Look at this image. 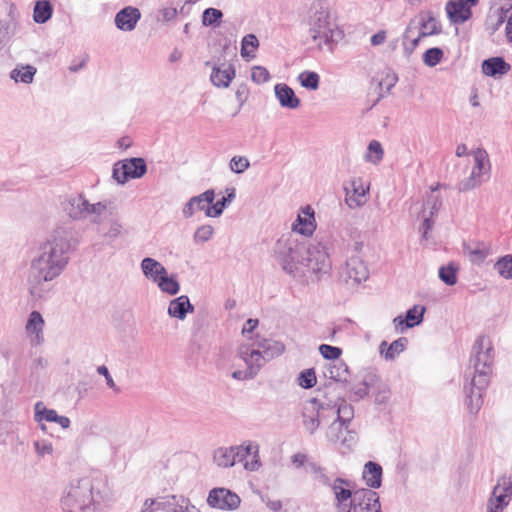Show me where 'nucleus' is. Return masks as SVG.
Segmentation results:
<instances>
[{
  "label": "nucleus",
  "mask_w": 512,
  "mask_h": 512,
  "mask_svg": "<svg viewBox=\"0 0 512 512\" xmlns=\"http://www.w3.org/2000/svg\"><path fill=\"white\" fill-rule=\"evenodd\" d=\"M275 257L283 271L302 282L319 281L331 270L329 248L318 239L305 244L291 237L281 238Z\"/></svg>",
  "instance_id": "f257e3e1"
},
{
  "label": "nucleus",
  "mask_w": 512,
  "mask_h": 512,
  "mask_svg": "<svg viewBox=\"0 0 512 512\" xmlns=\"http://www.w3.org/2000/svg\"><path fill=\"white\" fill-rule=\"evenodd\" d=\"M69 236L64 228L55 229L38 247L28 276V290L35 299L47 297L53 289L52 282L66 269L71 248Z\"/></svg>",
  "instance_id": "f03ea898"
},
{
  "label": "nucleus",
  "mask_w": 512,
  "mask_h": 512,
  "mask_svg": "<svg viewBox=\"0 0 512 512\" xmlns=\"http://www.w3.org/2000/svg\"><path fill=\"white\" fill-rule=\"evenodd\" d=\"M259 322L248 319L242 328L245 340L238 346L234 356L231 377L237 381L254 379L260 370L271 360L282 355L285 345L277 340L253 335Z\"/></svg>",
  "instance_id": "7ed1b4c3"
},
{
  "label": "nucleus",
  "mask_w": 512,
  "mask_h": 512,
  "mask_svg": "<svg viewBox=\"0 0 512 512\" xmlns=\"http://www.w3.org/2000/svg\"><path fill=\"white\" fill-rule=\"evenodd\" d=\"M113 500L108 477L100 472H91L65 486L60 507L63 512H106Z\"/></svg>",
  "instance_id": "20e7f679"
},
{
  "label": "nucleus",
  "mask_w": 512,
  "mask_h": 512,
  "mask_svg": "<svg viewBox=\"0 0 512 512\" xmlns=\"http://www.w3.org/2000/svg\"><path fill=\"white\" fill-rule=\"evenodd\" d=\"M494 355L492 340L485 335L479 336L472 346L470 356L473 376L469 384L466 403L471 413L476 414L482 406V393L490 383Z\"/></svg>",
  "instance_id": "39448f33"
},
{
  "label": "nucleus",
  "mask_w": 512,
  "mask_h": 512,
  "mask_svg": "<svg viewBox=\"0 0 512 512\" xmlns=\"http://www.w3.org/2000/svg\"><path fill=\"white\" fill-rule=\"evenodd\" d=\"M302 424L309 435H314L322 422L330 421V401L310 398L302 406Z\"/></svg>",
  "instance_id": "423d86ee"
},
{
  "label": "nucleus",
  "mask_w": 512,
  "mask_h": 512,
  "mask_svg": "<svg viewBox=\"0 0 512 512\" xmlns=\"http://www.w3.org/2000/svg\"><path fill=\"white\" fill-rule=\"evenodd\" d=\"M470 155L473 159V166L469 177L459 183L460 191H469L489 180L491 175L490 158L486 150L477 148Z\"/></svg>",
  "instance_id": "0eeeda50"
},
{
  "label": "nucleus",
  "mask_w": 512,
  "mask_h": 512,
  "mask_svg": "<svg viewBox=\"0 0 512 512\" xmlns=\"http://www.w3.org/2000/svg\"><path fill=\"white\" fill-rule=\"evenodd\" d=\"M147 172L143 158H129L118 161L113 166V178L118 184H125L129 179H139Z\"/></svg>",
  "instance_id": "6e6552de"
},
{
  "label": "nucleus",
  "mask_w": 512,
  "mask_h": 512,
  "mask_svg": "<svg viewBox=\"0 0 512 512\" xmlns=\"http://www.w3.org/2000/svg\"><path fill=\"white\" fill-rule=\"evenodd\" d=\"M240 503L238 494L224 487L211 489L207 497L210 507L223 511H234L239 508Z\"/></svg>",
  "instance_id": "1a4fd4ad"
},
{
  "label": "nucleus",
  "mask_w": 512,
  "mask_h": 512,
  "mask_svg": "<svg viewBox=\"0 0 512 512\" xmlns=\"http://www.w3.org/2000/svg\"><path fill=\"white\" fill-rule=\"evenodd\" d=\"M205 66L211 69L210 82L219 89H226L236 77V70L232 64L220 63L219 60H209Z\"/></svg>",
  "instance_id": "9d476101"
},
{
  "label": "nucleus",
  "mask_w": 512,
  "mask_h": 512,
  "mask_svg": "<svg viewBox=\"0 0 512 512\" xmlns=\"http://www.w3.org/2000/svg\"><path fill=\"white\" fill-rule=\"evenodd\" d=\"M317 229L315 210L311 205L299 208L291 231L304 237H311Z\"/></svg>",
  "instance_id": "9b49d317"
},
{
  "label": "nucleus",
  "mask_w": 512,
  "mask_h": 512,
  "mask_svg": "<svg viewBox=\"0 0 512 512\" xmlns=\"http://www.w3.org/2000/svg\"><path fill=\"white\" fill-rule=\"evenodd\" d=\"M350 188H346L345 202L350 209H357L364 206L369 200V183L362 178L354 177L349 182Z\"/></svg>",
  "instance_id": "f8f14e48"
},
{
  "label": "nucleus",
  "mask_w": 512,
  "mask_h": 512,
  "mask_svg": "<svg viewBox=\"0 0 512 512\" xmlns=\"http://www.w3.org/2000/svg\"><path fill=\"white\" fill-rule=\"evenodd\" d=\"M368 275V268L358 255L348 258L341 274L343 280L350 285H357L366 281Z\"/></svg>",
  "instance_id": "ddd939ff"
},
{
  "label": "nucleus",
  "mask_w": 512,
  "mask_h": 512,
  "mask_svg": "<svg viewBox=\"0 0 512 512\" xmlns=\"http://www.w3.org/2000/svg\"><path fill=\"white\" fill-rule=\"evenodd\" d=\"M215 199V192L212 189L191 197L182 208V215L185 219L193 217L197 212L204 211L207 217V210L212 207Z\"/></svg>",
  "instance_id": "4468645a"
},
{
  "label": "nucleus",
  "mask_w": 512,
  "mask_h": 512,
  "mask_svg": "<svg viewBox=\"0 0 512 512\" xmlns=\"http://www.w3.org/2000/svg\"><path fill=\"white\" fill-rule=\"evenodd\" d=\"M331 489L335 496V507L337 512H351L355 505L354 492L348 488V483L337 478L331 484Z\"/></svg>",
  "instance_id": "2eb2a0df"
},
{
  "label": "nucleus",
  "mask_w": 512,
  "mask_h": 512,
  "mask_svg": "<svg viewBox=\"0 0 512 512\" xmlns=\"http://www.w3.org/2000/svg\"><path fill=\"white\" fill-rule=\"evenodd\" d=\"M511 485L508 481L498 483L489 497L485 512H503L511 499Z\"/></svg>",
  "instance_id": "dca6fc26"
},
{
  "label": "nucleus",
  "mask_w": 512,
  "mask_h": 512,
  "mask_svg": "<svg viewBox=\"0 0 512 512\" xmlns=\"http://www.w3.org/2000/svg\"><path fill=\"white\" fill-rule=\"evenodd\" d=\"M477 3L478 0H450L446 3L445 10L449 20L454 24H459L471 17V8Z\"/></svg>",
  "instance_id": "f3484780"
},
{
  "label": "nucleus",
  "mask_w": 512,
  "mask_h": 512,
  "mask_svg": "<svg viewBox=\"0 0 512 512\" xmlns=\"http://www.w3.org/2000/svg\"><path fill=\"white\" fill-rule=\"evenodd\" d=\"M45 320L40 312L34 310L27 318L25 334L32 346H39L44 343Z\"/></svg>",
  "instance_id": "a211bd4d"
},
{
  "label": "nucleus",
  "mask_w": 512,
  "mask_h": 512,
  "mask_svg": "<svg viewBox=\"0 0 512 512\" xmlns=\"http://www.w3.org/2000/svg\"><path fill=\"white\" fill-rule=\"evenodd\" d=\"M440 207L441 200L437 195L434 194L429 195L423 203L422 211L420 214V218L422 219L420 232L422 233V238L424 240L428 239V233L434 224L433 218L437 215Z\"/></svg>",
  "instance_id": "6ab92c4d"
},
{
  "label": "nucleus",
  "mask_w": 512,
  "mask_h": 512,
  "mask_svg": "<svg viewBox=\"0 0 512 512\" xmlns=\"http://www.w3.org/2000/svg\"><path fill=\"white\" fill-rule=\"evenodd\" d=\"M355 505L351 512H381L379 496L375 491L360 489L354 491Z\"/></svg>",
  "instance_id": "aec40b11"
},
{
  "label": "nucleus",
  "mask_w": 512,
  "mask_h": 512,
  "mask_svg": "<svg viewBox=\"0 0 512 512\" xmlns=\"http://www.w3.org/2000/svg\"><path fill=\"white\" fill-rule=\"evenodd\" d=\"M330 425L326 428L324 436L328 443L332 445H340L341 448L350 449V441L353 437L347 431L348 427L341 424L335 419L330 420Z\"/></svg>",
  "instance_id": "412c9836"
},
{
  "label": "nucleus",
  "mask_w": 512,
  "mask_h": 512,
  "mask_svg": "<svg viewBox=\"0 0 512 512\" xmlns=\"http://www.w3.org/2000/svg\"><path fill=\"white\" fill-rule=\"evenodd\" d=\"M248 450V448H241V444L230 447H218L213 452V462L221 468H230L235 465L236 461L239 462L240 452Z\"/></svg>",
  "instance_id": "4be33fe9"
},
{
  "label": "nucleus",
  "mask_w": 512,
  "mask_h": 512,
  "mask_svg": "<svg viewBox=\"0 0 512 512\" xmlns=\"http://www.w3.org/2000/svg\"><path fill=\"white\" fill-rule=\"evenodd\" d=\"M88 205L89 201L82 194H76L65 200L63 208L70 218L85 220L87 219Z\"/></svg>",
  "instance_id": "5701e85b"
},
{
  "label": "nucleus",
  "mask_w": 512,
  "mask_h": 512,
  "mask_svg": "<svg viewBox=\"0 0 512 512\" xmlns=\"http://www.w3.org/2000/svg\"><path fill=\"white\" fill-rule=\"evenodd\" d=\"M425 313V307L421 305H415L410 308L406 316H397L393 319V324L398 332H403L407 328H413L419 325Z\"/></svg>",
  "instance_id": "b1692460"
},
{
  "label": "nucleus",
  "mask_w": 512,
  "mask_h": 512,
  "mask_svg": "<svg viewBox=\"0 0 512 512\" xmlns=\"http://www.w3.org/2000/svg\"><path fill=\"white\" fill-rule=\"evenodd\" d=\"M140 19L141 12L138 8L126 6L116 14L115 25L119 30L132 31Z\"/></svg>",
  "instance_id": "393cba45"
},
{
  "label": "nucleus",
  "mask_w": 512,
  "mask_h": 512,
  "mask_svg": "<svg viewBox=\"0 0 512 512\" xmlns=\"http://www.w3.org/2000/svg\"><path fill=\"white\" fill-rule=\"evenodd\" d=\"M241 448H248V450L240 452L239 462L243 463L247 471L254 472L261 467L259 456V445L256 442L246 441L241 444Z\"/></svg>",
  "instance_id": "a878e982"
},
{
  "label": "nucleus",
  "mask_w": 512,
  "mask_h": 512,
  "mask_svg": "<svg viewBox=\"0 0 512 512\" xmlns=\"http://www.w3.org/2000/svg\"><path fill=\"white\" fill-rule=\"evenodd\" d=\"M274 94L280 107L295 110L300 107L301 101L294 90L285 83H278L274 86Z\"/></svg>",
  "instance_id": "bb28decb"
},
{
  "label": "nucleus",
  "mask_w": 512,
  "mask_h": 512,
  "mask_svg": "<svg viewBox=\"0 0 512 512\" xmlns=\"http://www.w3.org/2000/svg\"><path fill=\"white\" fill-rule=\"evenodd\" d=\"M194 312V306L191 304L187 295H181L174 298L168 304L167 313L171 318L183 321L188 313Z\"/></svg>",
  "instance_id": "cd10ccee"
},
{
  "label": "nucleus",
  "mask_w": 512,
  "mask_h": 512,
  "mask_svg": "<svg viewBox=\"0 0 512 512\" xmlns=\"http://www.w3.org/2000/svg\"><path fill=\"white\" fill-rule=\"evenodd\" d=\"M140 269L143 276L153 283H156L167 272L164 265L152 257L143 258L140 262Z\"/></svg>",
  "instance_id": "c85d7f7f"
},
{
  "label": "nucleus",
  "mask_w": 512,
  "mask_h": 512,
  "mask_svg": "<svg viewBox=\"0 0 512 512\" xmlns=\"http://www.w3.org/2000/svg\"><path fill=\"white\" fill-rule=\"evenodd\" d=\"M481 68L486 76L500 78L511 70V65L502 57H491L482 62Z\"/></svg>",
  "instance_id": "c756f323"
},
{
  "label": "nucleus",
  "mask_w": 512,
  "mask_h": 512,
  "mask_svg": "<svg viewBox=\"0 0 512 512\" xmlns=\"http://www.w3.org/2000/svg\"><path fill=\"white\" fill-rule=\"evenodd\" d=\"M464 251L475 265H481L493 253L491 244L486 242L467 244L464 246Z\"/></svg>",
  "instance_id": "7c9ffc66"
},
{
  "label": "nucleus",
  "mask_w": 512,
  "mask_h": 512,
  "mask_svg": "<svg viewBox=\"0 0 512 512\" xmlns=\"http://www.w3.org/2000/svg\"><path fill=\"white\" fill-rule=\"evenodd\" d=\"M330 414L332 419L348 427L354 417V409L345 400L330 402Z\"/></svg>",
  "instance_id": "2f4dec72"
},
{
  "label": "nucleus",
  "mask_w": 512,
  "mask_h": 512,
  "mask_svg": "<svg viewBox=\"0 0 512 512\" xmlns=\"http://www.w3.org/2000/svg\"><path fill=\"white\" fill-rule=\"evenodd\" d=\"M411 29H418L420 32H439L440 26L437 18L430 12L418 14L411 22Z\"/></svg>",
  "instance_id": "473e14b6"
},
{
  "label": "nucleus",
  "mask_w": 512,
  "mask_h": 512,
  "mask_svg": "<svg viewBox=\"0 0 512 512\" xmlns=\"http://www.w3.org/2000/svg\"><path fill=\"white\" fill-rule=\"evenodd\" d=\"M343 38V34H313L314 45L325 52H333Z\"/></svg>",
  "instance_id": "72a5a7b5"
},
{
  "label": "nucleus",
  "mask_w": 512,
  "mask_h": 512,
  "mask_svg": "<svg viewBox=\"0 0 512 512\" xmlns=\"http://www.w3.org/2000/svg\"><path fill=\"white\" fill-rule=\"evenodd\" d=\"M363 479L369 487L379 488L382 483V467L375 462H367L363 470Z\"/></svg>",
  "instance_id": "f704fd0d"
},
{
  "label": "nucleus",
  "mask_w": 512,
  "mask_h": 512,
  "mask_svg": "<svg viewBox=\"0 0 512 512\" xmlns=\"http://www.w3.org/2000/svg\"><path fill=\"white\" fill-rule=\"evenodd\" d=\"M36 68L32 65H17L11 72L10 77L16 83L30 84L34 80Z\"/></svg>",
  "instance_id": "c9c22d12"
},
{
  "label": "nucleus",
  "mask_w": 512,
  "mask_h": 512,
  "mask_svg": "<svg viewBox=\"0 0 512 512\" xmlns=\"http://www.w3.org/2000/svg\"><path fill=\"white\" fill-rule=\"evenodd\" d=\"M109 205V201H99L97 203L89 202L87 219L94 224H101L107 214Z\"/></svg>",
  "instance_id": "e433bc0d"
},
{
  "label": "nucleus",
  "mask_w": 512,
  "mask_h": 512,
  "mask_svg": "<svg viewBox=\"0 0 512 512\" xmlns=\"http://www.w3.org/2000/svg\"><path fill=\"white\" fill-rule=\"evenodd\" d=\"M259 47V41L255 34H246L241 41V56L250 61L255 58Z\"/></svg>",
  "instance_id": "4c0bfd02"
},
{
  "label": "nucleus",
  "mask_w": 512,
  "mask_h": 512,
  "mask_svg": "<svg viewBox=\"0 0 512 512\" xmlns=\"http://www.w3.org/2000/svg\"><path fill=\"white\" fill-rule=\"evenodd\" d=\"M383 157L384 149L382 144L377 140L370 141L363 155L364 161L373 165H378L383 160Z\"/></svg>",
  "instance_id": "58836bf2"
},
{
  "label": "nucleus",
  "mask_w": 512,
  "mask_h": 512,
  "mask_svg": "<svg viewBox=\"0 0 512 512\" xmlns=\"http://www.w3.org/2000/svg\"><path fill=\"white\" fill-rule=\"evenodd\" d=\"M155 284L161 292L166 293L170 296L177 295L180 291V284L175 276H170L168 271L166 275L162 276Z\"/></svg>",
  "instance_id": "ea45409f"
},
{
  "label": "nucleus",
  "mask_w": 512,
  "mask_h": 512,
  "mask_svg": "<svg viewBox=\"0 0 512 512\" xmlns=\"http://www.w3.org/2000/svg\"><path fill=\"white\" fill-rule=\"evenodd\" d=\"M377 377L373 374H369L364 379L353 385L351 388V394L355 400H360L365 398L369 393V388L371 385L375 383Z\"/></svg>",
  "instance_id": "a19ab883"
},
{
  "label": "nucleus",
  "mask_w": 512,
  "mask_h": 512,
  "mask_svg": "<svg viewBox=\"0 0 512 512\" xmlns=\"http://www.w3.org/2000/svg\"><path fill=\"white\" fill-rule=\"evenodd\" d=\"M227 196L222 197L216 203H212V207L207 210V217L217 218L222 215L224 209L234 200L235 189L227 190Z\"/></svg>",
  "instance_id": "79ce46f5"
},
{
  "label": "nucleus",
  "mask_w": 512,
  "mask_h": 512,
  "mask_svg": "<svg viewBox=\"0 0 512 512\" xmlns=\"http://www.w3.org/2000/svg\"><path fill=\"white\" fill-rule=\"evenodd\" d=\"M297 81L301 87L307 90L316 91L320 85V76L314 71L305 70L298 75Z\"/></svg>",
  "instance_id": "37998d69"
},
{
  "label": "nucleus",
  "mask_w": 512,
  "mask_h": 512,
  "mask_svg": "<svg viewBox=\"0 0 512 512\" xmlns=\"http://www.w3.org/2000/svg\"><path fill=\"white\" fill-rule=\"evenodd\" d=\"M52 6L49 1H37L34 6L33 19L37 23H45L52 16Z\"/></svg>",
  "instance_id": "c03bdc74"
},
{
  "label": "nucleus",
  "mask_w": 512,
  "mask_h": 512,
  "mask_svg": "<svg viewBox=\"0 0 512 512\" xmlns=\"http://www.w3.org/2000/svg\"><path fill=\"white\" fill-rule=\"evenodd\" d=\"M57 412L53 409H48L43 402L39 401L34 406V419L36 422H54L57 417Z\"/></svg>",
  "instance_id": "a18cd8bd"
},
{
  "label": "nucleus",
  "mask_w": 512,
  "mask_h": 512,
  "mask_svg": "<svg viewBox=\"0 0 512 512\" xmlns=\"http://www.w3.org/2000/svg\"><path fill=\"white\" fill-rule=\"evenodd\" d=\"M177 495H166L157 498H148L147 501L151 503L154 511L164 510L171 512Z\"/></svg>",
  "instance_id": "49530a36"
},
{
  "label": "nucleus",
  "mask_w": 512,
  "mask_h": 512,
  "mask_svg": "<svg viewBox=\"0 0 512 512\" xmlns=\"http://www.w3.org/2000/svg\"><path fill=\"white\" fill-rule=\"evenodd\" d=\"M408 340L404 337H401L395 341H393L386 349V354H384V359L387 361H392L396 359L402 353L407 346Z\"/></svg>",
  "instance_id": "de8ad7c7"
},
{
  "label": "nucleus",
  "mask_w": 512,
  "mask_h": 512,
  "mask_svg": "<svg viewBox=\"0 0 512 512\" xmlns=\"http://www.w3.org/2000/svg\"><path fill=\"white\" fill-rule=\"evenodd\" d=\"M222 12L216 8H208L203 12L202 23L205 26L217 27L222 19Z\"/></svg>",
  "instance_id": "09e8293b"
},
{
  "label": "nucleus",
  "mask_w": 512,
  "mask_h": 512,
  "mask_svg": "<svg viewBox=\"0 0 512 512\" xmlns=\"http://www.w3.org/2000/svg\"><path fill=\"white\" fill-rule=\"evenodd\" d=\"M495 269L502 277L512 279V255L500 258L495 264Z\"/></svg>",
  "instance_id": "8fccbe9b"
},
{
  "label": "nucleus",
  "mask_w": 512,
  "mask_h": 512,
  "mask_svg": "<svg viewBox=\"0 0 512 512\" xmlns=\"http://www.w3.org/2000/svg\"><path fill=\"white\" fill-rule=\"evenodd\" d=\"M214 234V228L209 224L199 226L193 235V240L197 244L208 242Z\"/></svg>",
  "instance_id": "3c124183"
},
{
  "label": "nucleus",
  "mask_w": 512,
  "mask_h": 512,
  "mask_svg": "<svg viewBox=\"0 0 512 512\" xmlns=\"http://www.w3.org/2000/svg\"><path fill=\"white\" fill-rule=\"evenodd\" d=\"M439 278L449 286L456 284L457 282V268L452 264L442 266L439 269Z\"/></svg>",
  "instance_id": "603ef678"
},
{
  "label": "nucleus",
  "mask_w": 512,
  "mask_h": 512,
  "mask_svg": "<svg viewBox=\"0 0 512 512\" xmlns=\"http://www.w3.org/2000/svg\"><path fill=\"white\" fill-rule=\"evenodd\" d=\"M443 51L440 48H430L423 54V62L428 67H434L440 63Z\"/></svg>",
  "instance_id": "864d4df0"
},
{
  "label": "nucleus",
  "mask_w": 512,
  "mask_h": 512,
  "mask_svg": "<svg viewBox=\"0 0 512 512\" xmlns=\"http://www.w3.org/2000/svg\"><path fill=\"white\" fill-rule=\"evenodd\" d=\"M298 383L302 388L309 389L316 385L317 378L314 369L302 371L298 377Z\"/></svg>",
  "instance_id": "5fc2aeb1"
},
{
  "label": "nucleus",
  "mask_w": 512,
  "mask_h": 512,
  "mask_svg": "<svg viewBox=\"0 0 512 512\" xmlns=\"http://www.w3.org/2000/svg\"><path fill=\"white\" fill-rule=\"evenodd\" d=\"M250 166V162L245 156H234L229 162V168L236 174H241Z\"/></svg>",
  "instance_id": "6e6d98bb"
},
{
  "label": "nucleus",
  "mask_w": 512,
  "mask_h": 512,
  "mask_svg": "<svg viewBox=\"0 0 512 512\" xmlns=\"http://www.w3.org/2000/svg\"><path fill=\"white\" fill-rule=\"evenodd\" d=\"M171 512H200L189 499L183 496H177Z\"/></svg>",
  "instance_id": "4d7b16f0"
},
{
  "label": "nucleus",
  "mask_w": 512,
  "mask_h": 512,
  "mask_svg": "<svg viewBox=\"0 0 512 512\" xmlns=\"http://www.w3.org/2000/svg\"><path fill=\"white\" fill-rule=\"evenodd\" d=\"M307 473H311L313 475H315V477L321 482L323 483L324 485H328L329 484V478L327 477V475L325 474V471L322 467H320L319 465H317L316 463L314 462H308L305 466V469H304Z\"/></svg>",
  "instance_id": "13d9d810"
},
{
  "label": "nucleus",
  "mask_w": 512,
  "mask_h": 512,
  "mask_svg": "<svg viewBox=\"0 0 512 512\" xmlns=\"http://www.w3.org/2000/svg\"><path fill=\"white\" fill-rule=\"evenodd\" d=\"M251 79L256 84H264L270 80L269 71L263 66H254L251 71Z\"/></svg>",
  "instance_id": "bf43d9fd"
},
{
  "label": "nucleus",
  "mask_w": 512,
  "mask_h": 512,
  "mask_svg": "<svg viewBox=\"0 0 512 512\" xmlns=\"http://www.w3.org/2000/svg\"><path fill=\"white\" fill-rule=\"evenodd\" d=\"M124 234L123 224L117 220L113 219L109 223V227L107 232L105 233V237L108 239H117Z\"/></svg>",
  "instance_id": "052dcab7"
},
{
  "label": "nucleus",
  "mask_w": 512,
  "mask_h": 512,
  "mask_svg": "<svg viewBox=\"0 0 512 512\" xmlns=\"http://www.w3.org/2000/svg\"><path fill=\"white\" fill-rule=\"evenodd\" d=\"M319 352L325 359L328 360L338 359L342 353L340 348L327 344L320 345Z\"/></svg>",
  "instance_id": "680f3d73"
},
{
  "label": "nucleus",
  "mask_w": 512,
  "mask_h": 512,
  "mask_svg": "<svg viewBox=\"0 0 512 512\" xmlns=\"http://www.w3.org/2000/svg\"><path fill=\"white\" fill-rule=\"evenodd\" d=\"M35 452L40 457L51 455L53 453V445L47 440H37L34 442Z\"/></svg>",
  "instance_id": "e2e57ef3"
},
{
  "label": "nucleus",
  "mask_w": 512,
  "mask_h": 512,
  "mask_svg": "<svg viewBox=\"0 0 512 512\" xmlns=\"http://www.w3.org/2000/svg\"><path fill=\"white\" fill-rule=\"evenodd\" d=\"M397 80H398V78H397L396 74L388 71L386 73L385 77L380 80L379 85L381 88L390 90L391 88H393L395 86V84L397 83Z\"/></svg>",
  "instance_id": "0e129e2a"
},
{
  "label": "nucleus",
  "mask_w": 512,
  "mask_h": 512,
  "mask_svg": "<svg viewBox=\"0 0 512 512\" xmlns=\"http://www.w3.org/2000/svg\"><path fill=\"white\" fill-rule=\"evenodd\" d=\"M87 61H88L87 55H82L80 57H77L71 61L68 69L70 72L76 73L85 67Z\"/></svg>",
  "instance_id": "69168bd1"
},
{
  "label": "nucleus",
  "mask_w": 512,
  "mask_h": 512,
  "mask_svg": "<svg viewBox=\"0 0 512 512\" xmlns=\"http://www.w3.org/2000/svg\"><path fill=\"white\" fill-rule=\"evenodd\" d=\"M97 372L98 374L102 375L105 377V380H106V384L109 388L113 389V390H118L113 378L111 377L109 371H108V368L105 366V365H101L97 368Z\"/></svg>",
  "instance_id": "338daca9"
},
{
  "label": "nucleus",
  "mask_w": 512,
  "mask_h": 512,
  "mask_svg": "<svg viewBox=\"0 0 512 512\" xmlns=\"http://www.w3.org/2000/svg\"><path fill=\"white\" fill-rule=\"evenodd\" d=\"M249 91L246 85H240L235 93V97L240 106H242L248 99Z\"/></svg>",
  "instance_id": "774afa93"
}]
</instances>
